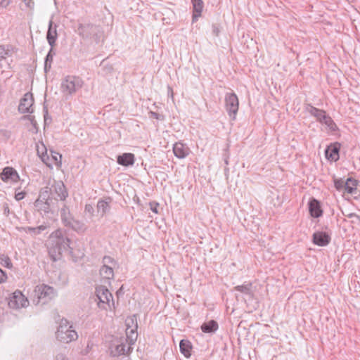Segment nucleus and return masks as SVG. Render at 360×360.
Instances as JSON below:
<instances>
[{"label":"nucleus","mask_w":360,"mask_h":360,"mask_svg":"<svg viewBox=\"0 0 360 360\" xmlns=\"http://www.w3.org/2000/svg\"><path fill=\"white\" fill-rule=\"evenodd\" d=\"M10 4H11L10 0H1L0 1V7L3 8H6Z\"/></svg>","instance_id":"52"},{"label":"nucleus","mask_w":360,"mask_h":360,"mask_svg":"<svg viewBox=\"0 0 360 360\" xmlns=\"http://www.w3.org/2000/svg\"><path fill=\"white\" fill-rule=\"evenodd\" d=\"M100 274L105 279H112L114 278L113 266L103 265L100 269Z\"/></svg>","instance_id":"34"},{"label":"nucleus","mask_w":360,"mask_h":360,"mask_svg":"<svg viewBox=\"0 0 360 360\" xmlns=\"http://www.w3.org/2000/svg\"><path fill=\"white\" fill-rule=\"evenodd\" d=\"M6 280H7L6 273L5 271H4L0 268V283H3L6 282Z\"/></svg>","instance_id":"51"},{"label":"nucleus","mask_w":360,"mask_h":360,"mask_svg":"<svg viewBox=\"0 0 360 360\" xmlns=\"http://www.w3.org/2000/svg\"><path fill=\"white\" fill-rule=\"evenodd\" d=\"M234 291L240 292L243 294L249 300L254 298V290L251 282H245L242 285H236L233 288Z\"/></svg>","instance_id":"16"},{"label":"nucleus","mask_w":360,"mask_h":360,"mask_svg":"<svg viewBox=\"0 0 360 360\" xmlns=\"http://www.w3.org/2000/svg\"><path fill=\"white\" fill-rule=\"evenodd\" d=\"M34 298H37V304H44L56 295V292L53 287L47 285H37L34 290Z\"/></svg>","instance_id":"3"},{"label":"nucleus","mask_w":360,"mask_h":360,"mask_svg":"<svg viewBox=\"0 0 360 360\" xmlns=\"http://www.w3.org/2000/svg\"><path fill=\"white\" fill-rule=\"evenodd\" d=\"M24 120H27L30 122L31 124L32 125L33 128L35 130V133L38 132V124L37 121L35 120L34 116L27 115L22 117Z\"/></svg>","instance_id":"39"},{"label":"nucleus","mask_w":360,"mask_h":360,"mask_svg":"<svg viewBox=\"0 0 360 360\" xmlns=\"http://www.w3.org/2000/svg\"><path fill=\"white\" fill-rule=\"evenodd\" d=\"M111 198H108L105 200H99L97 202V210L98 213H101V215L103 217L106 212L110 210V202H111Z\"/></svg>","instance_id":"31"},{"label":"nucleus","mask_w":360,"mask_h":360,"mask_svg":"<svg viewBox=\"0 0 360 360\" xmlns=\"http://www.w3.org/2000/svg\"><path fill=\"white\" fill-rule=\"evenodd\" d=\"M34 207L41 214L44 213L45 215L49 214H54L57 209L54 207L53 202L36 200L34 203Z\"/></svg>","instance_id":"11"},{"label":"nucleus","mask_w":360,"mask_h":360,"mask_svg":"<svg viewBox=\"0 0 360 360\" xmlns=\"http://www.w3.org/2000/svg\"><path fill=\"white\" fill-rule=\"evenodd\" d=\"M33 94L27 92L24 94L23 97L20 101L18 105V111L20 113H32L33 109L32 108L34 104Z\"/></svg>","instance_id":"9"},{"label":"nucleus","mask_w":360,"mask_h":360,"mask_svg":"<svg viewBox=\"0 0 360 360\" xmlns=\"http://www.w3.org/2000/svg\"><path fill=\"white\" fill-rule=\"evenodd\" d=\"M103 265H108L111 264L112 266H115L117 264L116 261L111 257L105 255L103 257Z\"/></svg>","instance_id":"41"},{"label":"nucleus","mask_w":360,"mask_h":360,"mask_svg":"<svg viewBox=\"0 0 360 360\" xmlns=\"http://www.w3.org/2000/svg\"><path fill=\"white\" fill-rule=\"evenodd\" d=\"M62 360H67V359H62Z\"/></svg>","instance_id":"60"},{"label":"nucleus","mask_w":360,"mask_h":360,"mask_svg":"<svg viewBox=\"0 0 360 360\" xmlns=\"http://www.w3.org/2000/svg\"><path fill=\"white\" fill-rule=\"evenodd\" d=\"M37 200L53 202V200L58 201L56 198L53 197L52 188L50 186V183L48 186H46L41 188L39 191V198Z\"/></svg>","instance_id":"22"},{"label":"nucleus","mask_w":360,"mask_h":360,"mask_svg":"<svg viewBox=\"0 0 360 360\" xmlns=\"http://www.w3.org/2000/svg\"><path fill=\"white\" fill-rule=\"evenodd\" d=\"M69 224H65L64 226L72 229L77 233H84L86 230V224L77 219H75L72 215L68 220Z\"/></svg>","instance_id":"18"},{"label":"nucleus","mask_w":360,"mask_h":360,"mask_svg":"<svg viewBox=\"0 0 360 360\" xmlns=\"http://www.w3.org/2000/svg\"><path fill=\"white\" fill-rule=\"evenodd\" d=\"M84 212L93 215V214L94 212V208L91 205L86 204L84 207Z\"/></svg>","instance_id":"50"},{"label":"nucleus","mask_w":360,"mask_h":360,"mask_svg":"<svg viewBox=\"0 0 360 360\" xmlns=\"http://www.w3.org/2000/svg\"><path fill=\"white\" fill-rule=\"evenodd\" d=\"M340 146L338 142L330 143L325 150L326 159L333 162L338 161L340 158Z\"/></svg>","instance_id":"13"},{"label":"nucleus","mask_w":360,"mask_h":360,"mask_svg":"<svg viewBox=\"0 0 360 360\" xmlns=\"http://www.w3.org/2000/svg\"><path fill=\"white\" fill-rule=\"evenodd\" d=\"M3 209H4V214L8 217L10 213V209H9L8 205L7 203H5L3 206Z\"/></svg>","instance_id":"53"},{"label":"nucleus","mask_w":360,"mask_h":360,"mask_svg":"<svg viewBox=\"0 0 360 360\" xmlns=\"http://www.w3.org/2000/svg\"><path fill=\"white\" fill-rule=\"evenodd\" d=\"M28 304V300L19 290L15 291L8 301V306L11 309L25 307Z\"/></svg>","instance_id":"10"},{"label":"nucleus","mask_w":360,"mask_h":360,"mask_svg":"<svg viewBox=\"0 0 360 360\" xmlns=\"http://www.w3.org/2000/svg\"><path fill=\"white\" fill-rule=\"evenodd\" d=\"M356 214L355 213H351L348 215L349 218L355 217L356 218Z\"/></svg>","instance_id":"55"},{"label":"nucleus","mask_w":360,"mask_h":360,"mask_svg":"<svg viewBox=\"0 0 360 360\" xmlns=\"http://www.w3.org/2000/svg\"><path fill=\"white\" fill-rule=\"evenodd\" d=\"M52 158L54 160V162L56 165H58L61 163L62 155L56 152L51 151Z\"/></svg>","instance_id":"46"},{"label":"nucleus","mask_w":360,"mask_h":360,"mask_svg":"<svg viewBox=\"0 0 360 360\" xmlns=\"http://www.w3.org/2000/svg\"><path fill=\"white\" fill-rule=\"evenodd\" d=\"M23 1L25 3V4H26L28 7H30V2H31V0H23Z\"/></svg>","instance_id":"54"},{"label":"nucleus","mask_w":360,"mask_h":360,"mask_svg":"<svg viewBox=\"0 0 360 360\" xmlns=\"http://www.w3.org/2000/svg\"><path fill=\"white\" fill-rule=\"evenodd\" d=\"M43 112H44V124L46 125L49 123H51L52 119L49 115L48 108H47L46 105H44Z\"/></svg>","instance_id":"42"},{"label":"nucleus","mask_w":360,"mask_h":360,"mask_svg":"<svg viewBox=\"0 0 360 360\" xmlns=\"http://www.w3.org/2000/svg\"><path fill=\"white\" fill-rule=\"evenodd\" d=\"M49 255L53 262H56L60 259L63 251L60 250L58 247L53 245L51 242L48 247Z\"/></svg>","instance_id":"27"},{"label":"nucleus","mask_w":360,"mask_h":360,"mask_svg":"<svg viewBox=\"0 0 360 360\" xmlns=\"http://www.w3.org/2000/svg\"><path fill=\"white\" fill-rule=\"evenodd\" d=\"M359 181L352 177L348 178L345 181V190L347 193L353 194L356 191V186Z\"/></svg>","instance_id":"33"},{"label":"nucleus","mask_w":360,"mask_h":360,"mask_svg":"<svg viewBox=\"0 0 360 360\" xmlns=\"http://www.w3.org/2000/svg\"><path fill=\"white\" fill-rule=\"evenodd\" d=\"M229 157L228 156H226L225 158H224V162L226 165H228L229 164Z\"/></svg>","instance_id":"56"},{"label":"nucleus","mask_w":360,"mask_h":360,"mask_svg":"<svg viewBox=\"0 0 360 360\" xmlns=\"http://www.w3.org/2000/svg\"><path fill=\"white\" fill-rule=\"evenodd\" d=\"M308 206L310 215L312 217L319 218L323 215V210L318 200L312 198L309 201Z\"/></svg>","instance_id":"17"},{"label":"nucleus","mask_w":360,"mask_h":360,"mask_svg":"<svg viewBox=\"0 0 360 360\" xmlns=\"http://www.w3.org/2000/svg\"><path fill=\"white\" fill-rule=\"evenodd\" d=\"M306 110L314 117L316 118V120L320 122L323 123L326 117H327V113L325 110L322 109H319L314 106H313L311 104H307L306 106Z\"/></svg>","instance_id":"19"},{"label":"nucleus","mask_w":360,"mask_h":360,"mask_svg":"<svg viewBox=\"0 0 360 360\" xmlns=\"http://www.w3.org/2000/svg\"><path fill=\"white\" fill-rule=\"evenodd\" d=\"M82 82L79 77L68 76L61 83L63 94L72 95L82 87Z\"/></svg>","instance_id":"6"},{"label":"nucleus","mask_w":360,"mask_h":360,"mask_svg":"<svg viewBox=\"0 0 360 360\" xmlns=\"http://www.w3.org/2000/svg\"><path fill=\"white\" fill-rule=\"evenodd\" d=\"M136 330L137 328H126V338H124V340H126L127 344L131 346L133 345L137 340L138 334Z\"/></svg>","instance_id":"32"},{"label":"nucleus","mask_w":360,"mask_h":360,"mask_svg":"<svg viewBox=\"0 0 360 360\" xmlns=\"http://www.w3.org/2000/svg\"><path fill=\"white\" fill-rule=\"evenodd\" d=\"M173 152L176 158L183 159L188 155L190 149L183 143L176 142L173 146Z\"/></svg>","instance_id":"20"},{"label":"nucleus","mask_w":360,"mask_h":360,"mask_svg":"<svg viewBox=\"0 0 360 360\" xmlns=\"http://www.w3.org/2000/svg\"><path fill=\"white\" fill-rule=\"evenodd\" d=\"M126 326H127V328H138L136 318L135 315H134L131 317L128 318L126 320Z\"/></svg>","instance_id":"38"},{"label":"nucleus","mask_w":360,"mask_h":360,"mask_svg":"<svg viewBox=\"0 0 360 360\" xmlns=\"http://www.w3.org/2000/svg\"><path fill=\"white\" fill-rule=\"evenodd\" d=\"M225 108L230 118L235 120L239 108V101L233 92H228L225 95Z\"/></svg>","instance_id":"5"},{"label":"nucleus","mask_w":360,"mask_h":360,"mask_svg":"<svg viewBox=\"0 0 360 360\" xmlns=\"http://www.w3.org/2000/svg\"><path fill=\"white\" fill-rule=\"evenodd\" d=\"M11 136V131L6 129L0 130V137H2L5 141L8 140Z\"/></svg>","instance_id":"43"},{"label":"nucleus","mask_w":360,"mask_h":360,"mask_svg":"<svg viewBox=\"0 0 360 360\" xmlns=\"http://www.w3.org/2000/svg\"><path fill=\"white\" fill-rule=\"evenodd\" d=\"M330 240L331 238L326 232L316 231L312 235V242L318 246H326Z\"/></svg>","instance_id":"15"},{"label":"nucleus","mask_w":360,"mask_h":360,"mask_svg":"<svg viewBox=\"0 0 360 360\" xmlns=\"http://www.w3.org/2000/svg\"><path fill=\"white\" fill-rule=\"evenodd\" d=\"M77 30L78 34L84 39H93L97 44L101 41L103 34L100 26L92 23H80Z\"/></svg>","instance_id":"2"},{"label":"nucleus","mask_w":360,"mask_h":360,"mask_svg":"<svg viewBox=\"0 0 360 360\" xmlns=\"http://www.w3.org/2000/svg\"><path fill=\"white\" fill-rule=\"evenodd\" d=\"M51 242L58 247L63 252L70 250L72 252V248L70 247V240L63 236L61 230L58 229L51 235Z\"/></svg>","instance_id":"7"},{"label":"nucleus","mask_w":360,"mask_h":360,"mask_svg":"<svg viewBox=\"0 0 360 360\" xmlns=\"http://www.w3.org/2000/svg\"><path fill=\"white\" fill-rule=\"evenodd\" d=\"M179 349L181 353L186 358L191 355L192 345L188 340H181L179 343Z\"/></svg>","instance_id":"28"},{"label":"nucleus","mask_w":360,"mask_h":360,"mask_svg":"<svg viewBox=\"0 0 360 360\" xmlns=\"http://www.w3.org/2000/svg\"><path fill=\"white\" fill-rule=\"evenodd\" d=\"M322 124L326 125L332 131H336L338 129L337 124L328 115Z\"/></svg>","instance_id":"36"},{"label":"nucleus","mask_w":360,"mask_h":360,"mask_svg":"<svg viewBox=\"0 0 360 360\" xmlns=\"http://www.w3.org/2000/svg\"><path fill=\"white\" fill-rule=\"evenodd\" d=\"M168 89L169 91H170L171 92H172V89L171 87L168 86ZM173 96V93H172V96Z\"/></svg>","instance_id":"57"},{"label":"nucleus","mask_w":360,"mask_h":360,"mask_svg":"<svg viewBox=\"0 0 360 360\" xmlns=\"http://www.w3.org/2000/svg\"><path fill=\"white\" fill-rule=\"evenodd\" d=\"M334 186L338 191L345 189V181L342 179H334Z\"/></svg>","instance_id":"40"},{"label":"nucleus","mask_w":360,"mask_h":360,"mask_svg":"<svg viewBox=\"0 0 360 360\" xmlns=\"http://www.w3.org/2000/svg\"><path fill=\"white\" fill-rule=\"evenodd\" d=\"M26 195L25 191L15 192V199L18 201L22 200Z\"/></svg>","instance_id":"48"},{"label":"nucleus","mask_w":360,"mask_h":360,"mask_svg":"<svg viewBox=\"0 0 360 360\" xmlns=\"http://www.w3.org/2000/svg\"><path fill=\"white\" fill-rule=\"evenodd\" d=\"M42 149L43 150H45V153H44L42 152L41 155H40V150H39V148L38 147L37 148V153L38 155L40 156L41 160L46 165H48L47 162H46V160L49 159V157L48 155H46V148L44 146V145H42Z\"/></svg>","instance_id":"44"},{"label":"nucleus","mask_w":360,"mask_h":360,"mask_svg":"<svg viewBox=\"0 0 360 360\" xmlns=\"http://www.w3.org/2000/svg\"><path fill=\"white\" fill-rule=\"evenodd\" d=\"M96 295L98 300V305L100 308L106 309V305L110 306V302H113L112 295L108 289L104 285L96 288Z\"/></svg>","instance_id":"8"},{"label":"nucleus","mask_w":360,"mask_h":360,"mask_svg":"<svg viewBox=\"0 0 360 360\" xmlns=\"http://www.w3.org/2000/svg\"><path fill=\"white\" fill-rule=\"evenodd\" d=\"M48 228L49 226L46 224H44L37 227H22V230H23L26 233H29L32 236H35L37 235L40 234L42 231L46 230Z\"/></svg>","instance_id":"29"},{"label":"nucleus","mask_w":360,"mask_h":360,"mask_svg":"<svg viewBox=\"0 0 360 360\" xmlns=\"http://www.w3.org/2000/svg\"><path fill=\"white\" fill-rule=\"evenodd\" d=\"M218 328V323L214 320L205 322L200 326L202 331L205 333H214Z\"/></svg>","instance_id":"26"},{"label":"nucleus","mask_w":360,"mask_h":360,"mask_svg":"<svg viewBox=\"0 0 360 360\" xmlns=\"http://www.w3.org/2000/svg\"><path fill=\"white\" fill-rule=\"evenodd\" d=\"M127 343L124 338L114 340L109 347L110 356L117 357L121 355L129 354L132 351L133 348L131 345H128L127 349Z\"/></svg>","instance_id":"4"},{"label":"nucleus","mask_w":360,"mask_h":360,"mask_svg":"<svg viewBox=\"0 0 360 360\" xmlns=\"http://www.w3.org/2000/svg\"><path fill=\"white\" fill-rule=\"evenodd\" d=\"M0 178L4 182L11 181L13 183H16L20 179L17 171L11 167L4 168L2 172L0 174Z\"/></svg>","instance_id":"14"},{"label":"nucleus","mask_w":360,"mask_h":360,"mask_svg":"<svg viewBox=\"0 0 360 360\" xmlns=\"http://www.w3.org/2000/svg\"><path fill=\"white\" fill-rule=\"evenodd\" d=\"M56 52L53 50V47L51 46L49 51L48 52L44 61V71L47 72L51 68V63L53 62V58L55 56Z\"/></svg>","instance_id":"35"},{"label":"nucleus","mask_w":360,"mask_h":360,"mask_svg":"<svg viewBox=\"0 0 360 360\" xmlns=\"http://www.w3.org/2000/svg\"><path fill=\"white\" fill-rule=\"evenodd\" d=\"M193 13L192 15V22H197L198 18L201 16L203 10L204 4L202 0H192Z\"/></svg>","instance_id":"24"},{"label":"nucleus","mask_w":360,"mask_h":360,"mask_svg":"<svg viewBox=\"0 0 360 360\" xmlns=\"http://www.w3.org/2000/svg\"><path fill=\"white\" fill-rule=\"evenodd\" d=\"M14 47L11 44L0 45V63L3 60H7L13 53Z\"/></svg>","instance_id":"25"},{"label":"nucleus","mask_w":360,"mask_h":360,"mask_svg":"<svg viewBox=\"0 0 360 360\" xmlns=\"http://www.w3.org/2000/svg\"><path fill=\"white\" fill-rule=\"evenodd\" d=\"M52 188V193L55 194L61 201H65L68 196V193L66 187L63 181L53 180L52 184H50Z\"/></svg>","instance_id":"12"},{"label":"nucleus","mask_w":360,"mask_h":360,"mask_svg":"<svg viewBox=\"0 0 360 360\" xmlns=\"http://www.w3.org/2000/svg\"><path fill=\"white\" fill-rule=\"evenodd\" d=\"M60 219L63 224L65 226V224H69L68 220L72 216L70 212V207L65 203H63L62 207L59 210Z\"/></svg>","instance_id":"30"},{"label":"nucleus","mask_w":360,"mask_h":360,"mask_svg":"<svg viewBox=\"0 0 360 360\" xmlns=\"http://www.w3.org/2000/svg\"><path fill=\"white\" fill-rule=\"evenodd\" d=\"M56 25H53V22L52 20H50L49 21V28H48V31H47V33H46V39H47V41L49 44V45L51 46V47H53L55 44H56V41L57 39V30H56Z\"/></svg>","instance_id":"23"},{"label":"nucleus","mask_w":360,"mask_h":360,"mask_svg":"<svg viewBox=\"0 0 360 360\" xmlns=\"http://www.w3.org/2000/svg\"><path fill=\"white\" fill-rule=\"evenodd\" d=\"M6 64H7V68H10V63L7 61Z\"/></svg>","instance_id":"59"},{"label":"nucleus","mask_w":360,"mask_h":360,"mask_svg":"<svg viewBox=\"0 0 360 360\" xmlns=\"http://www.w3.org/2000/svg\"><path fill=\"white\" fill-rule=\"evenodd\" d=\"M148 115L150 118H154L158 120H164L165 119V116L163 115L159 114L153 111H150L148 112Z\"/></svg>","instance_id":"45"},{"label":"nucleus","mask_w":360,"mask_h":360,"mask_svg":"<svg viewBox=\"0 0 360 360\" xmlns=\"http://www.w3.org/2000/svg\"><path fill=\"white\" fill-rule=\"evenodd\" d=\"M135 162V155L131 153H124L117 157V162L124 167L132 166Z\"/></svg>","instance_id":"21"},{"label":"nucleus","mask_w":360,"mask_h":360,"mask_svg":"<svg viewBox=\"0 0 360 360\" xmlns=\"http://www.w3.org/2000/svg\"><path fill=\"white\" fill-rule=\"evenodd\" d=\"M56 339L62 343H70L77 340V333L66 319L60 320L59 326L56 332Z\"/></svg>","instance_id":"1"},{"label":"nucleus","mask_w":360,"mask_h":360,"mask_svg":"<svg viewBox=\"0 0 360 360\" xmlns=\"http://www.w3.org/2000/svg\"><path fill=\"white\" fill-rule=\"evenodd\" d=\"M150 205V210H152L153 212L154 213H158V207L159 206V203L156 202H150L149 203Z\"/></svg>","instance_id":"49"},{"label":"nucleus","mask_w":360,"mask_h":360,"mask_svg":"<svg viewBox=\"0 0 360 360\" xmlns=\"http://www.w3.org/2000/svg\"><path fill=\"white\" fill-rule=\"evenodd\" d=\"M220 32H221V30H220L219 26L218 25L213 24L212 26V34L216 36V37H218L219 33H220Z\"/></svg>","instance_id":"47"},{"label":"nucleus","mask_w":360,"mask_h":360,"mask_svg":"<svg viewBox=\"0 0 360 360\" xmlns=\"http://www.w3.org/2000/svg\"><path fill=\"white\" fill-rule=\"evenodd\" d=\"M356 219L360 221V216L356 214Z\"/></svg>","instance_id":"58"},{"label":"nucleus","mask_w":360,"mask_h":360,"mask_svg":"<svg viewBox=\"0 0 360 360\" xmlns=\"http://www.w3.org/2000/svg\"><path fill=\"white\" fill-rule=\"evenodd\" d=\"M0 264L8 269H11L13 267L11 259L4 255H0Z\"/></svg>","instance_id":"37"}]
</instances>
